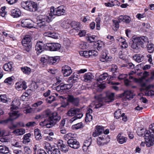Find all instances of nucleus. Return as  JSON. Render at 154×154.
<instances>
[{"mask_svg":"<svg viewBox=\"0 0 154 154\" xmlns=\"http://www.w3.org/2000/svg\"><path fill=\"white\" fill-rule=\"evenodd\" d=\"M20 105V101L17 98L14 99L11 103V107H10V121L17 119L21 115L20 111L18 110Z\"/></svg>","mask_w":154,"mask_h":154,"instance_id":"obj_1","label":"nucleus"},{"mask_svg":"<svg viewBox=\"0 0 154 154\" xmlns=\"http://www.w3.org/2000/svg\"><path fill=\"white\" fill-rule=\"evenodd\" d=\"M132 41L131 47L137 53L140 51V45L148 42V39L146 37L144 36L141 37L133 36Z\"/></svg>","mask_w":154,"mask_h":154,"instance_id":"obj_2","label":"nucleus"},{"mask_svg":"<svg viewBox=\"0 0 154 154\" xmlns=\"http://www.w3.org/2000/svg\"><path fill=\"white\" fill-rule=\"evenodd\" d=\"M21 5L23 9L30 12H35L37 10V4L31 1L22 2Z\"/></svg>","mask_w":154,"mask_h":154,"instance_id":"obj_3","label":"nucleus"},{"mask_svg":"<svg viewBox=\"0 0 154 154\" xmlns=\"http://www.w3.org/2000/svg\"><path fill=\"white\" fill-rule=\"evenodd\" d=\"M61 117L58 115L57 112L52 113V116L49 117L48 119H46L47 128H50L54 126L57 122L60 119Z\"/></svg>","mask_w":154,"mask_h":154,"instance_id":"obj_4","label":"nucleus"},{"mask_svg":"<svg viewBox=\"0 0 154 154\" xmlns=\"http://www.w3.org/2000/svg\"><path fill=\"white\" fill-rule=\"evenodd\" d=\"M66 115L69 117L76 115L75 116H76L79 119L82 118L83 116V114L81 111L80 109L74 108L70 109L66 113Z\"/></svg>","mask_w":154,"mask_h":154,"instance_id":"obj_5","label":"nucleus"},{"mask_svg":"<svg viewBox=\"0 0 154 154\" xmlns=\"http://www.w3.org/2000/svg\"><path fill=\"white\" fill-rule=\"evenodd\" d=\"M45 49L47 50L55 51L59 50L61 47V45L58 43H47L45 44Z\"/></svg>","mask_w":154,"mask_h":154,"instance_id":"obj_6","label":"nucleus"},{"mask_svg":"<svg viewBox=\"0 0 154 154\" xmlns=\"http://www.w3.org/2000/svg\"><path fill=\"white\" fill-rule=\"evenodd\" d=\"M153 135V134H150L148 131H146L144 137L147 143H149V144H154V136Z\"/></svg>","mask_w":154,"mask_h":154,"instance_id":"obj_7","label":"nucleus"},{"mask_svg":"<svg viewBox=\"0 0 154 154\" xmlns=\"http://www.w3.org/2000/svg\"><path fill=\"white\" fill-rule=\"evenodd\" d=\"M45 44H44L42 42H37L35 46V50L38 55L41 53L44 49H45Z\"/></svg>","mask_w":154,"mask_h":154,"instance_id":"obj_8","label":"nucleus"},{"mask_svg":"<svg viewBox=\"0 0 154 154\" xmlns=\"http://www.w3.org/2000/svg\"><path fill=\"white\" fill-rule=\"evenodd\" d=\"M62 72L64 76H68L72 73V70L70 67L65 65L62 67Z\"/></svg>","mask_w":154,"mask_h":154,"instance_id":"obj_9","label":"nucleus"},{"mask_svg":"<svg viewBox=\"0 0 154 154\" xmlns=\"http://www.w3.org/2000/svg\"><path fill=\"white\" fill-rule=\"evenodd\" d=\"M32 23V21L30 19H23L21 21V25L24 27L31 28L33 27Z\"/></svg>","mask_w":154,"mask_h":154,"instance_id":"obj_10","label":"nucleus"},{"mask_svg":"<svg viewBox=\"0 0 154 154\" xmlns=\"http://www.w3.org/2000/svg\"><path fill=\"white\" fill-rule=\"evenodd\" d=\"M94 77L92 74L91 72L85 73L83 76L82 80L86 82H90Z\"/></svg>","mask_w":154,"mask_h":154,"instance_id":"obj_11","label":"nucleus"},{"mask_svg":"<svg viewBox=\"0 0 154 154\" xmlns=\"http://www.w3.org/2000/svg\"><path fill=\"white\" fill-rule=\"evenodd\" d=\"M104 130V129L103 127L98 125L96 126L92 135L94 137H96L102 134Z\"/></svg>","mask_w":154,"mask_h":154,"instance_id":"obj_12","label":"nucleus"},{"mask_svg":"<svg viewBox=\"0 0 154 154\" xmlns=\"http://www.w3.org/2000/svg\"><path fill=\"white\" fill-rule=\"evenodd\" d=\"M51 19V17H49L47 15H40L37 17V20L46 24V23H49L50 22Z\"/></svg>","mask_w":154,"mask_h":154,"instance_id":"obj_13","label":"nucleus"},{"mask_svg":"<svg viewBox=\"0 0 154 154\" xmlns=\"http://www.w3.org/2000/svg\"><path fill=\"white\" fill-rule=\"evenodd\" d=\"M26 82L23 81L22 82H19L16 83L15 88L18 91L25 89L27 88Z\"/></svg>","mask_w":154,"mask_h":154,"instance_id":"obj_14","label":"nucleus"},{"mask_svg":"<svg viewBox=\"0 0 154 154\" xmlns=\"http://www.w3.org/2000/svg\"><path fill=\"white\" fill-rule=\"evenodd\" d=\"M123 95L125 98V100H130L133 98L135 95L132 91L127 90L125 91L123 94Z\"/></svg>","mask_w":154,"mask_h":154,"instance_id":"obj_15","label":"nucleus"},{"mask_svg":"<svg viewBox=\"0 0 154 154\" xmlns=\"http://www.w3.org/2000/svg\"><path fill=\"white\" fill-rule=\"evenodd\" d=\"M71 25L73 28V30L76 32H78L81 28V26L80 23L75 21H72L71 23Z\"/></svg>","mask_w":154,"mask_h":154,"instance_id":"obj_16","label":"nucleus"},{"mask_svg":"<svg viewBox=\"0 0 154 154\" xmlns=\"http://www.w3.org/2000/svg\"><path fill=\"white\" fill-rule=\"evenodd\" d=\"M122 133H120L118 135L117 137V141L119 143L121 144L125 143L128 139L127 137L122 136Z\"/></svg>","mask_w":154,"mask_h":154,"instance_id":"obj_17","label":"nucleus"},{"mask_svg":"<svg viewBox=\"0 0 154 154\" xmlns=\"http://www.w3.org/2000/svg\"><path fill=\"white\" fill-rule=\"evenodd\" d=\"M58 146V145H57L55 146L54 145H48L47 146H46V150L48 154H52L53 152H54L57 147H59Z\"/></svg>","mask_w":154,"mask_h":154,"instance_id":"obj_18","label":"nucleus"},{"mask_svg":"<svg viewBox=\"0 0 154 154\" xmlns=\"http://www.w3.org/2000/svg\"><path fill=\"white\" fill-rule=\"evenodd\" d=\"M111 60L112 57H108L106 52L102 53L100 58V61L102 62H107L108 61H111Z\"/></svg>","mask_w":154,"mask_h":154,"instance_id":"obj_19","label":"nucleus"},{"mask_svg":"<svg viewBox=\"0 0 154 154\" xmlns=\"http://www.w3.org/2000/svg\"><path fill=\"white\" fill-rule=\"evenodd\" d=\"M114 93H108L107 94L104 99L105 102L108 103L111 102L114 100Z\"/></svg>","mask_w":154,"mask_h":154,"instance_id":"obj_20","label":"nucleus"},{"mask_svg":"<svg viewBox=\"0 0 154 154\" xmlns=\"http://www.w3.org/2000/svg\"><path fill=\"white\" fill-rule=\"evenodd\" d=\"M11 14L14 17H17L20 16L21 12L19 9L15 8L12 10Z\"/></svg>","mask_w":154,"mask_h":154,"instance_id":"obj_21","label":"nucleus"},{"mask_svg":"<svg viewBox=\"0 0 154 154\" xmlns=\"http://www.w3.org/2000/svg\"><path fill=\"white\" fill-rule=\"evenodd\" d=\"M118 21L119 22L123 21L128 23L130 22V19L129 17L126 16H123L121 15L118 18Z\"/></svg>","mask_w":154,"mask_h":154,"instance_id":"obj_22","label":"nucleus"},{"mask_svg":"<svg viewBox=\"0 0 154 154\" xmlns=\"http://www.w3.org/2000/svg\"><path fill=\"white\" fill-rule=\"evenodd\" d=\"M60 85L62 92L66 91V90H69L72 86V83H70L69 84L61 83Z\"/></svg>","mask_w":154,"mask_h":154,"instance_id":"obj_23","label":"nucleus"},{"mask_svg":"<svg viewBox=\"0 0 154 154\" xmlns=\"http://www.w3.org/2000/svg\"><path fill=\"white\" fill-rule=\"evenodd\" d=\"M58 13V16H60L61 15H65L66 14L65 10L63 6L58 7L57 8Z\"/></svg>","mask_w":154,"mask_h":154,"instance_id":"obj_24","label":"nucleus"},{"mask_svg":"<svg viewBox=\"0 0 154 154\" xmlns=\"http://www.w3.org/2000/svg\"><path fill=\"white\" fill-rule=\"evenodd\" d=\"M95 99L98 100L100 102L97 104H96L95 108L98 109L103 105V103L101 102L102 100V97L101 95H98L95 96L94 97Z\"/></svg>","mask_w":154,"mask_h":154,"instance_id":"obj_25","label":"nucleus"},{"mask_svg":"<svg viewBox=\"0 0 154 154\" xmlns=\"http://www.w3.org/2000/svg\"><path fill=\"white\" fill-rule=\"evenodd\" d=\"M71 23V22L69 20H64L61 24V26L64 28H68L70 26Z\"/></svg>","mask_w":154,"mask_h":154,"instance_id":"obj_26","label":"nucleus"},{"mask_svg":"<svg viewBox=\"0 0 154 154\" xmlns=\"http://www.w3.org/2000/svg\"><path fill=\"white\" fill-rule=\"evenodd\" d=\"M35 137L37 140H39L42 139V136L38 129L37 128L34 130Z\"/></svg>","mask_w":154,"mask_h":154,"instance_id":"obj_27","label":"nucleus"},{"mask_svg":"<svg viewBox=\"0 0 154 154\" xmlns=\"http://www.w3.org/2000/svg\"><path fill=\"white\" fill-rule=\"evenodd\" d=\"M60 59L59 56H55L54 57H50L49 58V60L50 63L54 64L56 62H58Z\"/></svg>","mask_w":154,"mask_h":154,"instance_id":"obj_28","label":"nucleus"},{"mask_svg":"<svg viewBox=\"0 0 154 154\" xmlns=\"http://www.w3.org/2000/svg\"><path fill=\"white\" fill-rule=\"evenodd\" d=\"M31 36L29 35H26L23 39L22 42L23 44H28L31 41Z\"/></svg>","mask_w":154,"mask_h":154,"instance_id":"obj_29","label":"nucleus"},{"mask_svg":"<svg viewBox=\"0 0 154 154\" xmlns=\"http://www.w3.org/2000/svg\"><path fill=\"white\" fill-rule=\"evenodd\" d=\"M143 55L140 56L139 54H136L133 56V59L135 61L139 63L143 60Z\"/></svg>","mask_w":154,"mask_h":154,"instance_id":"obj_30","label":"nucleus"},{"mask_svg":"<svg viewBox=\"0 0 154 154\" xmlns=\"http://www.w3.org/2000/svg\"><path fill=\"white\" fill-rule=\"evenodd\" d=\"M31 135L30 134L28 133L24 136L23 140V143L26 144V143H28L30 142V140L29 138Z\"/></svg>","mask_w":154,"mask_h":154,"instance_id":"obj_31","label":"nucleus"},{"mask_svg":"<svg viewBox=\"0 0 154 154\" xmlns=\"http://www.w3.org/2000/svg\"><path fill=\"white\" fill-rule=\"evenodd\" d=\"M109 75L107 73H104L99 76L98 79H97V81H100L103 80L107 78L108 77Z\"/></svg>","mask_w":154,"mask_h":154,"instance_id":"obj_32","label":"nucleus"},{"mask_svg":"<svg viewBox=\"0 0 154 154\" xmlns=\"http://www.w3.org/2000/svg\"><path fill=\"white\" fill-rule=\"evenodd\" d=\"M9 152L8 148L2 145L0 146V152L2 153H7Z\"/></svg>","mask_w":154,"mask_h":154,"instance_id":"obj_33","label":"nucleus"},{"mask_svg":"<svg viewBox=\"0 0 154 154\" xmlns=\"http://www.w3.org/2000/svg\"><path fill=\"white\" fill-rule=\"evenodd\" d=\"M147 50L149 53H152L154 51V45L152 44H149L147 46Z\"/></svg>","mask_w":154,"mask_h":154,"instance_id":"obj_34","label":"nucleus"},{"mask_svg":"<svg viewBox=\"0 0 154 154\" xmlns=\"http://www.w3.org/2000/svg\"><path fill=\"white\" fill-rule=\"evenodd\" d=\"M57 8L54 9V8L51 9V11L49 14V15L51 17L53 15L58 16V13Z\"/></svg>","mask_w":154,"mask_h":154,"instance_id":"obj_35","label":"nucleus"},{"mask_svg":"<svg viewBox=\"0 0 154 154\" xmlns=\"http://www.w3.org/2000/svg\"><path fill=\"white\" fill-rule=\"evenodd\" d=\"M21 69L24 73L28 75L30 74L31 71L30 68L27 67H22Z\"/></svg>","mask_w":154,"mask_h":154,"instance_id":"obj_36","label":"nucleus"},{"mask_svg":"<svg viewBox=\"0 0 154 154\" xmlns=\"http://www.w3.org/2000/svg\"><path fill=\"white\" fill-rule=\"evenodd\" d=\"M46 100L48 103L51 104L55 100V97L53 96H51L46 98Z\"/></svg>","mask_w":154,"mask_h":154,"instance_id":"obj_37","label":"nucleus"},{"mask_svg":"<svg viewBox=\"0 0 154 154\" xmlns=\"http://www.w3.org/2000/svg\"><path fill=\"white\" fill-rule=\"evenodd\" d=\"M68 144H79V143L75 139H70L67 141Z\"/></svg>","mask_w":154,"mask_h":154,"instance_id":"obj_38","label":"nucleus"},{"mask_svg":"<svg viewBox=\"0 0 154 154\" xmlns=\"http://www.w3.org/2000/svg\"><path fill=\"white\" fill-rule=\"evenodd\" d=\"M72 127L73 128L78 129L83 128L84 127V126L82 122H80L73 125Z\"/></svg>","mask_w":154,"mask_h":154,"instance_id":"obj_39","label":"nucleus"},{"mask_svg":"<svg viewBox=\"0 0 154 154\" xmlns=\"http://www.w3.org/2000/svg\"><path fill=\"white\" fill-rule=\"evenodd\" d=\"M89 57H93V56H96L98 55V53L96 51L94 50H91L89 51Z\"/></svg>","mask_w":154,"mask_h":154,"instance_id":"obj_40","label":"nucleus"},{"mask_svg":"<svg viewBox=\"0 0 154 154\" xmlns=\"http://www.w3.org/2000/svg\"><path fill=\"white\" fill-rule=\"evenodd\" d=\"M37 28L40 27L41 28H43L45 26H46V24H45V23H44L42 22L39 20H37Z\"/></svg>","mask_w":154,"mask_h":154,"instance_id":"obj_41","label":"nucleus"},{"mask_svg":"<svg viewBox=\"0 0 154 154\" xmlns=\"http://www.w3.org/2000/svg\"><path fill=\"white\" fill-rule=\"evenodd\" d=\"M60 146L62 151L64 152H66L68 151L69 146V145H59Z\"/></svg>","mask_w":154,"mask_h":154,"instance_id":"obj_42","label":"nucleus"},{"mask_svg":"<svg viewBox=\"0 0 154 154\" xmlns=\"http://www.w3.org/2000/svg\"><path fill=\"white\" fill-rule=\"evenodd\" d=\"M92 116L90 114L88 113H86V116L85 118V121L86 122H89L92 120Z\"/></svg>","mask_w":154,"mask_h":154,"instance_id":"obj_43","label":"nucleus"},{"mask_svg":"<svg viewBox=\"0 0 154 154\" xmlns=\"http://www.w3.org/2000/svg\"><path fill=\"white\" fill-rule=\"evenodd\" d=\"M121 110L119 109L116 110L114 113L115 117L116 119H119L122 115Z\"/></svg>","mask_w":154,"mask_h":154,"instance_id":"obj_44","label":"nucleus"},{"mask_svg":"<svg viewBox=\"0 0 154 154\" xmlns=\"http://www.w3.org/2000/svg\"><path fill=\"white\" fill-rule=\"evenodd\" d=\"M145 94L147 96H153L154 95V90H149L146 91Z\"/></svg>","mask_w":154,"mask_h":154,"instance_id":"obj_45","label":"nucleus"},{"mask_svg":"<svg viewBox=\"0 0 154 154\" xmlns=\"http://www.w3.org/2000/svg\"><path fill=\"white\" fill-rule=\"evenodd\" d=\"M149 134H154V124H152L149 126V130L148 131Z\"/></svg>","mask_w":154,"mask_h":154,"instance_id":"obj_46","label":"nucleus"},{"mask_svg":"<svg viewBox=\"0 0 154 154\" xmlns=\"http://www.w3.org/2000/svg\"><path fill=\"white\" fill-rule=\"evenodd\" d=\"M25 154H31V151L30 148L28 146H23Z\"/></svg>","mask_w":154,"mask_h":154,"instance_id":"obj_47","label":"nucleus"},{"mask_svg":"<svg viewBox=\"0 0 154 154\" xmlns=\"http://www.w3.org/2000/svg\"><path fill=\"white\" fill-rule=\"evenodd\" d=\"M80 55L86 57H89V51H81L80 52Z\"/></svg>","mask_w":154,"mask_h":154,"instance_id":"obj_48","label":"nucleus"},{"mask_svg":"<svg viewBox=\"0 0 154 154\" xmlns=\"http://www.w3.org/2000/svg\"><path fill=\"white\" fill-rule=\"evenodd\" d=\"M95 43L96 44H95V45L97 47V48L98 50L100 49L103 45V42L100 41H98Z\"/></svg>","mask_w":154,"mask_h":154,"instance_id":"obj_49","label":"nucleus"},{"mask_svg":"<svg viewBox=\"0 0 154 154\" xmlns=\"http://www.w3.org/2000/svg\"><path fill=\"white\" fill-rule=\"evenodd\" d=\"M7 101V98L5 95H0V101L3 103H6Z\"/></svg>","mask_w":154,"mask_h":154,"instance_id":"obj_50","label":"nucleus"},{"mask_svg":"<svg viewBox=\"0 0 154 154\" xmlns=\"http://www.w3.org/2000/svg\"><path fill=\"white\" fill-rule=\"evenodd\" d=\"M119 56L120 58L123 60H126V56L123 54L122 51H120L119 53Z\"/></svg>","mask_w":154,"mask_h":154,"instance_id":"obj_51","label":"nucleus"},{"mask_svg":"<svg viewBox=\"0 0 154 154\" xmlns=\"http://www.w3.org/2000/svg\"><path fill=\"white\" fill-rule=\"evenodd\" d=\"M146 131L144 128L141 129L139 130H138L137 132L138 135L139 136H142L144 134H145V132Z\"/></svg>","mask_w":154,"mask_h":154,"instance_id":"obj_52","label":"nucleus"},{"mask_svg":"<svg viewBox=\"0 0 154 154\" xmlns=\"http://www.w3.org/2000/svg\"><path fill=\"white\" fill-rule=\"evenodd\" d=\"M10 63V62H9L7 63L4 64L3 66V68L4 70L6 71H9L10 70L9 66L8 65Z\"/></svg>","mask_w":154,"mask_h":154,"instance_id":"obj_53","label":"nucleus"},{"mask_svg":"<svg viewBox=\"0 0 154 154\" xmlns=\"http://www.w3.org/2000/svg\"><path fill=\"white\" fill-rule=\"evenodd\" d=\"M79 31V32L78 33V35L80 37L84 36L85 35L86 32L85 30H81L80 29Z\"/></svg>","mask_w":154,"mask_h":154,"instance_id":"obj_54","label":"nucleus"},{"mask_svg":"<svg viewBox=\"0 0 154 154\" xmlns=\"http://www.w3.org/2000/svg\"><path fill=\"white\" fill-rule=\"evenodd\" d=\"M36 125V124L35 122H29L26 124V126L27 127H33Z\"/></svg>","mask_w":154,"mask_h":154,"instance_id":"obj_55","label":"nucleus"},{"mask_svg":"<svg viewBox=\"0 0 154 154\" xmlns=\"http://www.w3.org/2000/svg\"><path fill=\"white\" fill-rule=\"evenodd\" d=\"M70 44V41L68 39H66L63 41V44L66 47V48H67Z\"/></svg>","mask_w":154,"mask_h":154,"instance_id":"obj_56","label":"nucleus"},{"mask_svg":"<svg viewBox=\"0 0 154 154\" xmlns=\"http://www.w3.org/2000/svg\"><path fill=\"white\" fill-rule=\"evenodd\" d=\"M25 46V49L28 52H29L31 49L32 46L28 44H23Z\"/></svg>","mask_w":154,"mask_h":154,"instance_id":"obj_57","label":"nucleus"},{"mask_svg":"<svg viewBox=\"0 0 154 154\" xmlns=\"http://www.w3.org/2000/svg\"><path fill=\"white\" fill-rule=\"evenodd\" d=\"M109 1L113 7L115 5H118V3H119V1L117 0H109Z\"/></svg>","mask_w":154,"mask_h":154,"instance_id":"obj_58","label":"nucleus"},{"mask_svg":"<svg viewBox=\"0 0 154 154\" xmlns=\"http://www.w3.org/2000/svg\"><path fill=\"white\" fill-rule=\"evenodd\" d=\"M95 36L92 35L90 37H86V39L90 41V42H93L94 41Z\"/></svg>","mask_w":154,"mask_h":154,"instance_id":"obj_59","label":"nucleus"},{"mask_svg":"<svg viewBox=\"0 0 154 154\" xmlns=\"http://www.w3.org/2000/svg\"><path fill=\"white\" fill-rule=\"evenodd\" d=\"M79 100L78 98H75L72 103L75 106H77L79 104Z\"/></svg>","mask_w":154,"mask_h":154,"instance_id":"obj_60","label":"nucleus"},{"mask_svg":"<svg viewBox=\"0 0 154 154\" xmlns=\"http://www.w3.org/2000/svg\"><path fill=\"white\" fill-rule=\"evenodd\" d=\"M152 89H153L154 90V85L153 84L149 85L146 87L145 88L146 91L147 90H151Z\"/></svg>","mask_w":154,"mask_h":154,"instance_id":"obj_61","label":"nucleus"},{"mask_svg":"<svg viewBox=\"0 0 154 154\" xmlns=\"http://www.w3.org/2000/svg\"><path fill=\"white\" fill-rule=\"evenodd\" d=\"M124 41H122V48H125L128 47V45L127 43L125 41L124 39H123Z\"/></svg>","mask_w":154,"mask_h":154,"instance_id":"obj_62","label":"nucleus"},{"mask_svg":"<svg viewBox=\"0 0 154 154\" xmlns=\"http://www.w3.org/2000/svg\"><path fill=\"white\" fill-rule=\"evenodd\" d=\"M46 34H47L45 35H47L48 37H51L52 38H56L57 37L54 36V34L51 33L50 32H48L46 33Z\"/></svg>","mask_w":154,"mask_h":154,"instance_id":"obj_63","label":"nucleus"},{"mask_svg":"<svg viewBox=\"0 0 154 154\" xmlns=\"http://www.w3.org/2000/svg\"><path fill=\"white\" fill-rule=\"evenodd\" d=\"M128 76L127 74H122L119 75L118 77V79L120 80H122L125 79Z\"/></svg>","mask_w":154,"mask_h":154,"instance_id":"obj_64","label":"nucleus"}]
</instances>
